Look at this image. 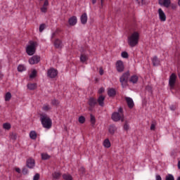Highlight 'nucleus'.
I'll list each match as a JSON object with an SVG mask.
<instances>
[{
    "mask_svg": "<svg viewBox=\"0 0 180 180\" xmlns=\"http://www.w3.org/2000/svg\"><path fill=\"white\" fill-rule=\"evenodd\" d=\"M139 40L140 32L135 31L128 37L127 43L130 47H136L139 44Z\"/></svg>",
    "mask_w": 180,
    "mask_h": 180,
    "instance_id": "obj_1",
    "label": "nucleus"
},
{
    "mask_svg": "<svg viewBox=\"0 0 180 180\" xmlns=\"http://www.w3.org/2000/svg\"><path fill=\"white\" fill-rule=\"evenodd\" d=\"M41 123L44 127V129H51V126L53 124V122L51 121V119L49 116L47 115L42 114L41 115Z\"/></svg>",
    "mask_w": 180,
    "mask_h": 180,
    "instance_id": "obj_2",
    "label": "nucleus"
},
{
    "mask_svg": "<svg viewBox=\"0 0 180 180\" xmlns=\"http://www.w3.org/2000/svg\"><path fill=\"white\" fill-rule=\"evenodd\" d=\"M38 44L36 41H30L28 45L26 47V53L28 56H33L36 53V48Z\"/></svg>",
    "mask_w": 180,
    "mask_h": 180,
    "instance_id": "obj_3",
    "label": "nucleus"
},
{
    "mask_svg": "<svg viewBox=\"0 0 180 180\" xmlns=\"http://www.w3.org/2000/svg\"><path fill=\"white\" fill-rule=\"evenodd\" d=\"M112 120L114 122H119V120L123 122V120H124V115H123V109H122V108L118 109V112L112 113Z\"/></svg>",
    "mask_w": 180,
    "mask_h": 180,
    "instance_id": "obj_4",
    "label": "nucleus"
},
{
    "mask_svg": "<svg viewBox=\"0 0 180 180\" xmlns=\"http://www.w3.org/2000/svg\"><path fill=\"white\" fill-rule=\"evenodd\" d=\"M130 77V72H126L120 78V82L122 84V88L127 86V82L129 81V77Z\"/></svg>",
    "mask_w": 180,
    "mask_h": 180,
    "instance_id": "obj_5",
    "label": "nucleus"
},
{
    "mask_svg": "<svg viewBox=\"0 0 180 180\" xmlns=\"http://www.w3.org/2000/svg\"><path fill=\"white\" fill-rule=\"evenodd\" d=\"M176 82V75L172 73L169 79V85L170 86V89H174V86H175V83Z\"/></svg>",
    "mask_w": 180,
    "mask_h": 180,
    "instance_id": "obj_6",
    "label": "nucleus"
},
{
    "mask_svg": "<svg viewBox=\"0 0 180 180\" xmlns=\"http://www.w3.org/2000/svg\"><path fill=\"white\" fill-rule=\"evenodd\" d=\"M115 67L118 72H123L124 71V64L122 60H117L116 62Z\"/></svg>",
    "mask_w": 180,
    "mask_h": 180,
    "instance_id": "obj_7",
    "label": "nucleus"
},
{
    "mask_svg": "<svg viewBox=\"0 0 180 180\" xmlns=\"http://www.w3.org/2000/svg\"><path fill=\"white\" fill-rule=\"evenodd\" d=\"M58 74V72H57V70L54 68H51L48 70V72H47V75L49 78H56Z\"/></svg>",
    "mask_w": 180,
    "mask_h": 180,
    "instance_id": "obj_8",
    "label": "nucleus"
},
{
    "mask_svg": "<svg viewBox=\"0 0 180 180\" xmlns=\"http://www.w3.org/2000/svg\"><path fill=\"white\" fill-rule=\"evenodd\" d=\"M29 63L31 64V65H33L34 64H37L40 62V56H33L29 59Z\"/></svg>",
    "mask_w": 180,
    "mask_h": 180,
    "instance_id": "obj_9",
    "label": "nucleus"
},
{
    "mask_svg": "<svg viewBox=\"0 0 180 180\" xmlns=\"http://www.w3.org/2000/svg\"><path fill=\"white\" fill-rule=\"evenodd\" d=\"M158 14L160 22H165L167 20V15H165V13H164V11H162V9H158Z\"/></svg>",
    "mask_w": 180,
    "mask_h": 180,
    "instance_id": "obj_10",
    "label": "nucleus"
},
{
    "mask_svg": "<svg viewBox=\"0 0 180 180\" xmlns=\"http://www.w3.org/2000/svg\"><path fill=\"white\" fill-rule=\"evenodd\" d=\"M159 4L161 6L169 8V6L171 5V0H159Z\"/></svg>",
    "mask_w": 180,
    "mask_h": 180,
    "instance_id": "obj_11",
    "label": "nucleus"
},
{
    "mask_svg": "<svg viewBox=\"0 0 180 180\" xmlns=\"http://www.w3.org/2000/svg\"><path fill=\"white\" fill-rule=\"evenodd\" d=\"M35 165H36V163L34 162V159L29 158L27 160V167L28 168H30V169L34 168Z\"/></svg>",
    "mask_w": 180,
    "mask_h": 180,
    "instance_id": "obj_12",
    "label": "nucleus"
},
{
    "mask_svg": "<svg viewBox=\"0 0 180 180\" xmlns=\"http://www.w3.org/2000/svg\"><path fill=\"white\" fill-rule=\"evenodd\" d=\"M77 17L75 16H72L68 20V23L70 26H75V25H77Z\"/></svg>",
    "mask_w": 180,
    "mask_h": 180,
    "instance_id": "obj_13",
    "label": "nucleus"
},
{
    "mask_svg": "<svg viewBox=\"0 0 180 180\" xmlns=\"http://www.w3.org/2000/svg\"><path fill=\"white\" fill-rule=\"evenodd\" d=\"M80 20L82 25H86V22H88V15H86V13H84L81 15Z\"/></svg>",
    "mask_w": 180,
    "mask_h": 180,
    "instance_id": "obj_14",
    "label": "nucleus"
},
{
    "mask_svg": "<svg viewBox=\"0 0 180 180\" xmlns=\"http://www.w3.org/2000/svg\"><path fill=\"white\" fill-rule=\"evenodd\" d=\"M125 99L127 101V103L129 108L130 109L134 108V101H133V98H131L130 97H126Z\"/></svg>",
    "mask_w": 180,
    "mask_h": 180,
    "instance_id": "obj_15",
    "label": "nucleus"
},
{
    "mask_svg": "<svg viewBox=\"0 0 180 180\" xmlns=\"http://www.w3.org/2000/svg\"><path fill=\"white\" fill-rule=\"evenodd\" d=\"M98 103L99 104L100 106H103L105 105V96H100L97 100Z\"/></svg>",
    "mask_w": 180,
    "mask_h": 180,
    "instance_id": "obj_16",
    "label": "nucleus"
},
{
    "mask_svg": "<svg viewBox=\"0 0 180 180\" xmlns=\"http://www.w3.org/2000/svg\"><path fill=\"white\" fill-rule=\"evenodd\" d=\"M116 130H117V128L115 126L111 125L109 127L108 131L111 136H113L116 133Z\"/></svg>",
    "mask_w": 180,
    "mask_h": 180,
    "instance_id": "obj_17",
    "label": "nucleus"
},
{
    "mask_svg": "<svg viewBox=\"0 0 180 180\" xmlns=\"http://www.w3.org/2000/svg\"><path fill=\"white\" fill-rule=\"evenodd\" d=\"M96 103H98V101H96V99H95L94 98H89V106H91V108H94V106H95V105H96Z\"/></svg>",
    "mask_w": 180,
    "mask_h": 180,
    "instance_id": "obj_18",
    "label": "nucleus"
},
{
    "mask_svg": "<svg viewBox=\"0 0 180 180\" xmlns=\"http://www.w3.org/2000/svg\"><path fill=\"white\" fill-rule=\"evenodd\" d=\"M152 63L155 67H157V65H160V60H158V58L157 56H154L153 58Z\"/></svg>",
    "mask_w": 180,
    "mask_h": 180,
    "instance_id": "obj_19",
    "label": "nucleus"
},
{
    "mask_svg": "<svg viewBox=\"0 0 180 180\" xmlns=\"http://www.w3.org/2000/svg\"><path fill=\"white\" fill-rule=\"evenodd\" d=\"M28 89H30V91H33L34 89H36V88H37V85L34 83L32 84L30 83L27 85Z\"/></svg>",
    "mask_w": 180,
    "mask_h": 180,
    "instance_id": "obj_20",
    "label": "nucleus"
},
{
    "mask_svg": "<svg viewBox=\"0 0 180 180\" xmlns=\"http://www.w3.org/2000/svg\"><path fill=\"white\" fill-rule=\"evenodd\" d=\"M30 137L32 140H36L37 139V134L34 131H31L30 132Z\"/></svg>",
    "mask_w": 180,
    "mask_h": 180,
    "instance_id": "obj_21",
    "label": "nucleus"
},
{
    "mask_svg": "<svg viewBox=\"0 0 180 180\" xmlns=\"http://www.w3.org/2000/svg\"><path fill=\"white\" fill-rule=\"evenodd\" d=\"M103 146L105 148H110V141H109V139H105L104 141H103Z\"/></svg>",
    "mask_w": 180,
    "mask_h": 180,
    "instance_id": "obj_22",
    "label": "nucleus"
},
{
    "mask_svg": "<svg viewBox=\"0 0 180 180\" xmlns=\"http://www.w3.org/2000/svg\"><path fill=\"white\" fill-rule=\"evenodd\" d=\"M18 71L19 72H23V71H26V66L24 65H19L18 67Z\"/></svg>",
    "mask_w": 180,
    "mask_h": 180,
    "instance_id": "obj_23",
    "label": "nucleus"
},
{
    "mask_svg": "<svg viewBox=\"0 0 180 180\" xmlns=\"http://www.w3.org/2000/svg\"><path fill=\"white\" fill-rule=\"evenodd\" d=\"M108 94L110 96H115V95H116V91L114 89H109L108 91Z\"/></svg>",
    "mask_w": 180,
    "mask_h": 180,
    "instance_id": "obj_24",
    "label": "nucleus"
},
{
    "mask_svg": "<svg viewBox=\"0 0 180 180\" xmlns=\"http://www.w3.org/2000/svg\"><path fill=\"white\" fill-rule=\"evenodd\" d=\"M130 82H132V84H136L137 81H139V77L134 75L130 79Z\"/></svg>",
    "mask_w": 180,
    "mask_h": 180,
    "instance_id": "obj_25",
    "label": "nucleus"
},
{
    "mask_svg": "<svg viewBox=\"0 0 180 180\" xmlns=\"http://www.w3.org/2000/svg\"><path fill=\"white\" fill-rule=\"evenodd\" d=\"M63 178L65 180H72V176H71L70 174H64L63 175Z\"/></svg>",
    "mask_w": 180,
    "mask_h": 180,
    "instance_id": "obj_26",
    "label": "nucleus"
},
{
    "mask_svg": "<svg viewBox=\"0 0 180 180\" xmlns=\"http://www.w3.org/2000/svg\"><path fill=\"white\" fill-rule=\"evenodd\" d=\"M61 44L62 43L60 39H56L54 42V46L56 47V49H60V47H61Z\"/></svg>",
    "mask_w": 180,
    "mask_h": 180,
    "instance_id": "obj_27",
    "label": "nucleus"
},
{
    "mask_svg": "<svg viewBox=\"0 0 180 180\" xmlns=\"http://www.w3.org/2000/svg\"><path fill=\"white\" fill-rule=\"evenodd\" d=\"M86 60H88V56H86L85 54H82L80 56V61L82 63H85V61H86Z\"/></svg>",
    "mask_w": 180,
    "mask_h": 180,
    "instance_id": "obj_28",
    "label": "nucleus"
},
{
    "mask_svg": "<svg viewBox=\"0 0 180 180\" xmlns=\"http://www.w3.org/2000/svg\"><path fill=\"white\" fill-rule=\"evenodd\" d=\"M11 98H12V94L10 92H8L6 94V96H5L6 102H8V101H11Z\"/></svg>",
    "mask_w": 180,
    "mask_h": 180,
    "instance_id": "obj_29",
    "label": "nucleus"
},
{
    "mask_svg": "<svg viewBox=\"0 0 180 180\" xmlns=\"http://www.w3.org/2000/svg\"><path fill=\"white\" fill-rule=\"evenodd\" d=\"M51 110V106L46 104L42 107V110H44V112H49V110Z\"/></svg>",
    "mask_w": 180,
    "mask_h": 180,
    "instance_id": "obj_30",
    "label": "nucleus"
},
{
    "mask_svg": "<svg viewBox=\"0 0 180 180\" xmlns=\"http://www.w3.org/2000/svg\"><path fill=\"white\" fill-rule=\"evenodd\" d=\"M53 179H59L60 176H61V174L60 172H54L53 174Z\"/></svg>",
    "mask_w": 180,
    "mask_h": 180,
    "instance_id": "obj_31",
    "label": "nucleus"
},
{
    "mask_svg": "<svg viewBox=\"0 0 180 180\" xmlns=\"http://www.w3.org/2000/svg\"><path fill=\"white\" fill-rule=\"evenodd\" d=\"M37 75V71L36 70H33L30 75V78H34Z\"/></svg>",
    "mask_w": 180,
    "mask_h": 180,
    "instance_id": "obj_32",
    "label": "nucleus"
},
{
    "mask_svg": "<svg viewBox=\"0 0 180 180\" xmlns=\"http://www.w3.org/2000/svg\"><path fill=\"white\" fill-rule=\"evenodd\" d=\"M3 127H4V129H5V130H9V129H11V126L9 123L6 122L3 124Z\"/></svg>",
    "mask_w": 180,
    "mask_h": 180,
    "instance_id": "obj_33",
    "label": "nucleus"
},
{
    "mask_svg": "<svg viewBox=\"0 0 180 180\" xmlns=\"http://www.w3.org/2000/svg\"><path fill=\"white\" fill-rule=\"evenodd\" d=\"M41 158L42 160H49V158H50V155H49L47 153H42Z\"/></svg>",
    "mask_w": 180,
    "mask_h": 180,
    "instance_id": "obj_34",
    "label": "nucleus"
},
{
    "mask_svg": "<svg viewBox=\"0 0 180 180\" xmlns=\"http://www.w3.org/2000/svg\"><path fill=\"white\" fill-rule=\"evenodd\" d=\"M121 56L122 58H129V53H127L126 51H124L121 53Z\"/></svg>",
    "mask_w": 180,
    "mask_h": 180,
    "instance_id": "obj_35",
    "label": "nucleus"
},
{
    "mask_svg": "<svg viewBox=\"0 0 180 180\" xmlns=\"http://www.w3.org/2000/svg\"><path fill=\"white\" fill-rule=\"evenodd\" d=\"M137 4H139V6H143L144 4H146V0H136Z\"/></svg>",
    "mask_w": 180,
    "mask_h": 180,
    "instance_id": "obj_36",
    "label": "nucleus"
},
{
    "mask_svg": "<svg viewBox=\"0 0 180 180\" xmlns=\"http://www.w3.org/2000/svg\"><path fill=\"white\" fill-rule=\"evenodd\" d=\"M90 120H91V123L92 124H95V122H96L95 116L91 115H90Z\"/></svg>",
    "mask_w": 180,
    "mask_h": 180,
    "instance_id": "obj_37",
    "label": "nucleus"
},
{
    "mask_svg": "<svg viewBox=\"0 0 180 180\" xmlns=\"http://www.w3.org/2000/svg\"><path fill=\"white\" fill-rule=\"evenodd\" d=\"M51 103H52V105H55V106H57V105H59V104H60V101H58V100L54 99V100H53V101H51Z\"/></svg>",
    "mask_w": 180,
    "mask_h": 180,
    "instance_id": "obj_38",
    "label": "nucleus"
},
{
    "mask_svg": "<svg viewBox=\"0 0 180 180\" xmlns=\"http://www.w3.org/2000/svg\"><path fill=\"white\" fill-rule=\"evenodd\" d=\"M79 122H80V123H85V117H84V116H80L79 117Z\"/></svg>",
    "mask_w": 180,
    "mask_h": 180,
    "instance_id": "obj_39",
    "label": "nucleus"
},
{
    "mask_svg": "<svg viewBox=\"0 0 180 180\" xmlns=\"http://www.w3.org/2000/svg\"><path fill=\"white\" fill-rule=\"evenodd\" d=\"M10 137H11V139H12V140H16L18 136H17L16 134L11 133L10 135Z\"/></svg>",
    "mask_w": 180,
    "mask_h": 180,
    "instance_id": "obj_40",
    "label": "nucleus"
},
{
    "mask_svg": "<svg viewBox=\"0 0 180 180\" xmlns=\"http://www.w3.org/2000/svg\"><path fill=\"white\" fill-rule=\"evenodd\" d=\"M166 180H175L174 179V176H172V174H168L167 176H166Z\"/></svg>",
    "mask_w": 180,
    "mask_h": 180,
    "instance_id": "obj_41",
    "label": "nucleus"
},
{
    "mask_svg": "<svg viewBox=\"0 0 180 180\" xmlns=\"http://www.w3.org/2000/svg\"><path fill=\"white\" fill-rule=\"evenodd\" d=\"M46 29V25L44 24H41L40 26H39V32H43V30Z\"/></svg>",
    "mask_w": 180,
    "mask_h": 180,
    "instance_id": "obj_42",
    "label": "nucleus"
},
{
    "mask_svg": "<svg viewBox=\"0 0 180 180\" xmlns=\"http://www.w3.org/2000/svg\"><path fill=\"white\" fill-rule=\"evenodd\" d=\"M41 11L43 12L44 13H46L47 12V7L43 6L41 8Z\"/></svg>",
    "mask_w": 180,
    "mask_h": 180,
    "instance_id": "obj_43",
    "label": "nucleus"
},
{
    "mask_svg": "<svg viewBox=\"0 0 180 180\" xmlns=\"http://www.w3.org/2000/svg\"><path fill=\"white\" fill-rule=\"evenodd\" d=\"M40 179V174H36L34 177H33V180H39Z\"/></svg>",
    "mask_w": 180,
    "mask_h": 180,
    "instance_id": "obj_44",
    "label": "nucleus"
},
{
    "mask_svg": "<svg viewBox=\"0 0 180 180\" xmlns=\"http://www.w3.org/2000/svg\"><path fill=\"white\" fill-rule=\"evenodd\" d=\"M22 174H23L24 175H26V174H27V169L24 168V169H22Z\"/></svg>",
    "mask_w": 180,
    "mask_h": 180,
    "instance_id": "obj_45",
    "label": "nucleus"
},
{
    "mask_svg": "<svg viewBox=\"0 0 180 180\" xmlns=\"http://www.w3.org/2000/svg\"><path fill=\"white\" fill-rule=\"evenodd\" d=\"M43 6H49V1L48 0H45Z\"/></svg>",
    "mask_w": 180,
    "mask_h": 180,
    "instance_id": "obj_46",
    "label": "nucleus"
},
{
    "mask_svg": "<svg viewBox=\"0 0 180 180\" xmlns=\"http://www.w3.org/2000/svg\"><path fill=\"white\" fill-rule=\"evenodd\" d=\"M171 8H172V9H176V4H171Z\"/></svg>",
    "mask_w": 180,
    "mask_h": 180,
    "instance_id": "obj_47",
    "label": "nucleus"
},
{
    "mask_svg": "<svg viewBox=\"0 0 180 180\" xmlns=\"http://www.w3.org/2000/svg\"><path fill=\"white\" fill-rule=\"evenodd\" d=\"M103 92H105V89L101 88V89L98 90V94H103Z\"/></svg>",
    "mask_w": 180,
    "mask_h": 180,
    "instance_id": "obj_48",
    "label": "nucleus"
},
{
    "mask_svg": "<svg viewBox=\"0 0 180 180\" xmlns=\"http://www.w3.org/2000/svg\"><path fill=\"white\" fill-rule=\"evenodd\" d=\"M150 130H155V124H152L150 126Z\"/></svg>",
    "mask_w": 180,
    "mask_h": 180,
    "instance_id": "obj_49",
    "label": "nucleus"
},
{
    "mask_svg": "<svg viewBox=\"0 0 180 180\" xmlns=\"http://www.w3.org/2000/svg\"><path fill=\"white\" fill-rule=\"evenodd\" d=\"M124 130H129V125L127 124H125L124 125Z\"/></svg>",
    "mask_w": 180,
    "mask_h": 180,
    "instance_id": "obj_50",
    "label": "nucleus"
},
{
    "mask_svg": "<svg viewBox=\"0 0 180 180\" xmlns=\"http://www.w3.org/2000/svg\"><path fill=\"white\" fill-rule=\"evenodd\" d=\"M155 179L156 180H162V179L161 178V176H160V175H156Z\"/></svg>",
    "mask_w": 180,
    "mask_h": 180,
    "instance_id": "obj_51",
    "label": "nucleus"
},
{
    "mask_svg": "<svg viewBox=\"0 0 180 180\" xmlns=\"http://www.w3.org/2000/svg\"><path fill=\"white\" fill-rule=\"evenodd\" d=\"M99 74H100V75H103V69L100 68V70H99Z\"/></svg>",
    "mask_w": 180,
    "mask_h": 180,
    "instance_id": "obj_52",
    "label": "nucleus"
},
{
    "mask_svg": "<svg viewBox=\"0 0 180 180\" xmlns=\"http://www.w3.org/2000/svg\"><path fill=\"white\" fill-rule=\"evenodd\" d=\"M15 171H16V172H18V174H20V168H15Z\"/></svg>",
    "mask_w": 180,
    "mask_h": 180,
    "instance_id": "obj_53",
    "label": "nucleus"
},
{
    "mask_svg": "<svg viewBox=\"0 0 180 180\" xmlns=\"http://www.w3.org/2000/svg\"><path fill=\"white\" fill-rule=\"evenodd\" d=\"M103 2H105V0H101V6H103Z\"/></svg>",
    "mask_w": 180,
    "mask_h": 180,
    "instance_id": "obj_54",
    "label": "nucleus"
},
{
    "mask_svg": "<svg viewBox=\"0 0 180 180\" xmlns=\"http://www.w3.org/2000/svg\"><path fill=\"white\" fill-rule=\"evenodd\" d=\"M177 167H178L179 169H180V160H179V162H178Z\"/></svg>",
    "mask_w": 180,
    "mask_h": 180,
    "instance_id": "obj_55",
    "label": "nucleus"
},
{
    "mask_svg": "<svg viewBox=\"0 0 180 180\" xmlns=\"http://www.w3.org/2000/svg\"><path fill=\"white\" fill-rule=\"evenodd\" d=\"M56 36V32H53L52 33V35H51V37L53 38V37H54Z\"/></svg>",
    "mask_w": 180,
    "mask_h": 180,
    "instance_id": "obj_56",
    "label": "nucleus"
},
{
    "mask_svg": "<svg viewBox=\"0 0 180 180\" xmlns=\"http://www.w3.org/2000/svg\"><path fill=\"white\" fill-rule=\"evenodd\" d=\"M92 4H96V0H92Z\"/></svg>",
    "mask_w": 180,
    "mask_h": 180,
    "instance_id": "obj_57",
    "label": "nucleus"
},
{
    "mask_svg": "<svg viewBox=\"0 0 180 180\" xmlns=\"http://www.w3.org/2000/svg\"><path fill=\"white\" fill-rule=\"evenodd\" d=\"M178 5H179V6H180V0H179V1H178Z\"/></svg>",
    "mask_w": 180,
    "mask_h": 180,
    "instance_id": "obj_58",
    "label": "nucleus"
},
{
    "mask_svg": "<svg viewBox=\"0 0 180 180\" xmlns=\"http://www.w3.org/2000/svg\"><path fill=\"white\" fill-rule=\"evenodd\" d=\"M176 180H180V176H179V177H178Z\"/></svg>",
    "mask_w": 180,
    "mask_h": 180,
    "instance_id": "obj_59",
    "label": "nucleus"
},
{
    "mask_svg": "<svg viewBox=\"0 0 180 180\" xmlns=\"http://www.w3.org/2000/svg\"><path fill=\"white\" fill-rule=\"evenodd\" d=\"M179 78L180 79V73H179Z\"/></svg>",
    "mask_w": 180,
    "mask_h": 180,
    "instance_id": "obj_60",
    "label": "nucleus"
},
{
    "mask_svg": "<svg viewBox=\"0 0 180 180\" xmlns=\"http://www.w3.org/2000/svg\"><path fill=\"white\" fill-rule=\"evenodd\" d=\"M171 109H172V110H174L173 108H172Z\"/></svg>",
    "mask_w": 180,
    "mask_h": 180,
    "instance_id": "obj_61",
    "label": "nucleus"
},
{
    "mask_svg": "<svg viewBox=\"0 0 180 180\" xmlns=\"http://www.w3.org/2000/svg\"><path fill=\"white\" fill-rule=\"evenodd\" d=\"M171 109H172V110H174L173 108H172Z\"/></svg>",
    "mask_w": 180,
    "mask_h": 180,
    "instance_id": "obj_62",
    "label": "nucleus"
},
{
    "mask_svg": "<svg viewBox=\"0 0 180 180\" xmlns=\"http://www.w3.org/2000/svg\"><path fill=\"white\" fill-rule=\"evenodd\" d=\"M149 87H147L146 89H148Z\"/></svg>",
    "mask_w": 180,
    "mask_h": 180,
    "instance_id": "obj_63",
    "label": "nucleus"
}]
</instances>
